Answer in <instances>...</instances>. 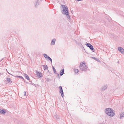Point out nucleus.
<instances>
[{
    "label": "nucleus",
    "mask_w": 124,
    "mask_h": 124,
    "mask_svg": "<svg viewBox=\"0 0 124 124\" xmlns=\"http://www.w3.org/2000/svg\"><path fill=\"white\" fill-rule=\"evenodd\" d=\"M40 1H41V0H40Z\"/></svg>",
    "instance_id": "obj_31"
},
{
    "label": "nucleus",
    "mask_w": 124,
    "mask_h": 124,
    "mask_svg": "<svg viewBox=\"0 0 124 124\" xmlns=\"http://www.w3.org/2000/svg\"><path fill=\"white\" fill-rule=\"evenodd\" d=\"M74 71L76 73H77L78 72V70L77 69H75Z\"/></svg>",
    "instance_id": "obj_20"
},
{
    "label": "nucleus",
    "mask_w": 124,
    "mask_h": 124,
    "mask_svg": "<svg viewBox=\"0 0 124 124\" xmlns=\"http://www.w3.org/2000/svg\"><path fill=\"white\" fill-rule=\"evenodd\" d=\"M48 59L51 61V63H52V59L49 57H48Z\"/></svg>",
    "instance_id": "obj_23"
},
{
    "label": "nucleus",
    "mask_w": 124,
    "mask_h": 124,
    "mask_svg": "<svg viewBox=\"0 0 124 124\" xmlns=\"http://www.w3.org/2000/svg\"><path fill=\"white\" fill-rule=\"evenodd\" d=\"M107 87L106 85H105L102 88V90H104L106 89L107 88Z\"/></svg>",
    "instance_id": "obj_15"
},
{
    "label": "nucleus",
    "mask_w": 124,
    "mask_h": 124,
    "mask_svg": "<svg viewBox=\"0 0 124 124\" xmlns=\"http://www.w3.org/2000/svg\"><path fill=\"white\" fill-rule=\"evenodd\" d=\"M36 73L37 76L38 77L40 78L43 77V75L41 72H39L37 70L36 71Z\"/></svg>",
    "instance_id": "obj_4"
},
{
    "label": "nucleus",
    "mask_w": 124,
    "mask_h": 124,
    "mask_svg": "<svg viewBox=\"0 0 124 124\" xmlns=\"http://www.w3.org/2000/svg\"><path fill=\"white\" fill-rule=\"evenodd\" d=\"M124 116V112H123L121 113L120 114V118L121 119V117H123Z\"/></svg>",
    "instance_id": "obj_13"
},
{
    "label": "nucleus",
    "mask_w": 124,
    "mask_h": 124,
    "mask_svg": "<svg viewBox=\"0 0 124 124\" xmlns=\"http://www.w3.org/2000/svg\"><path fill=\"white\" fill-rule=\"evenodd\" d=\"M118 63H119V61H118V62H117Z\"/></svg>",
    "instance_id": "obj_30"
},
{
    "label": "nucleus",
    "mask_w": 124,
    "mask_h": 124,
    "mask_svg": "<svg viewBox=\"0 0 124 124\" xmlns=\"http://www.w3.org/2000/svg\"><path fill=\"white\" fill-rule=\"evenodd\" d=\"M24 96H25L26 95V92H24Z\"/></svg>",
    "instance_id": "obj_25"
},
{
    "label": "nucleus",
    "mask_w": 124,
    "mask_h": 124,
    "mask_svg": "<svg viewBox=\"0 0 124 124\" xmlns=\"http://www.w3.org/2000/svg\"><path fill=\"white\" fill-rule=\"evenodd\" d=\"M1 109H0V113L2 114V112L1 111Z\"/></svg>",
    "instance_id": "obj_28"
},
{
    "label": "nucleus",
    "mask_w": 124,
    "mask_h": 124,
    "mask_svg": "<svg viewBox=\"0 0 124 124\" xmlns=\"http://www.w3.org/2000/svg\"><path fill=\"white\" fill-rule=\"evenodd\" d=\"M42 66L44 67V69L45 70L48 69V67L47 65H42Z\"/></svg>",
    "instance_id": "obj_10"
},
{
    "label": "nucleus",
    "mask_w": 124,
    "mask_h": 124,
    "mask_svg": "<svg viewBox=\"0 0 124 124\" xmlns=\"http://www.w3.org/2000/svg\"><path fill=\"white\" fill-rule=\"evenodd\" d=\"M7 81L9 82H10L11 80L9 78H7Z\"/></svg>",
    "instance_id": "obj_21"
},
{
    "label": "nucleus",
    "mask_w": 124,
    "mask_h": 124,
    "mask_svg": "<svg viewBox=\"0 0 124 124\" xmlns=\"http://www.w3.org/2000/svg\"><path fill=\"white\" fill-rule=\"evenodd\" d=\"M67 14H64V15H66L67 16V17L68 19H70V16L69 15V12L68 13V15Z\"/></svg>",
    "instance_id": "obj_17"
},
{
    "label": "nucleus",
    "mask_w": 124,
    "mask_h": 124,
    "mask_svg": "<svg viewBox=\"0 0 124 124\" xmlns=\"http://www.w3.org/2000/svg\"><path fill=\"white\" fill-rule=\"evenodd\" d=\"M14 76L15 77H19V78H22V79H23V78L22 76Z\"/></svg>",
    "instance_id": "obj_19"
},
{
    "label": "nucleus",
    "mask_w": 124,
    "mask_h": 124,
    "mask_svg": "<svg viewBox=\"0 0 124 124\" xmlns=\"http://www.w3.org/2000/svg\"><path fill=\"white\" fill-rule=\"evenodd\" d=\"M79 67L80 70L82 71H85L87 70V66H86L85 63H83V62L80 63V66H79Z\"/></svg>",
    "instance_id": "obj_3"
},
{
    "label": "nucleus",
    "mask_w": 124,
    "mask_h": 124,
    "mask_svg": "<svg viewBox=\"0 0 124 124\" xmlns=\"http://www.w3.org/2000/svg\"><path fill=\"white\" fill-rule=\"evenodd\" d=\"M56 41V39H53L51 41V45H54L55 44V43Z\"/></svg>",
    "instance_id": "obj_8"
},
{
    "label": "nucleus",
    "mask_w": 124,
    "mask_h": 124,
    "mask_svg": "<svg viewBox=\"0 0 124 124\" xmlns=\"http://www.w3.org/2000/svg\"><path fill=\"white\" fill-rule=\"evenodd\" d=\"M44 56L45 58H47V59L48 57H49V56H48L46 54H44Z\"/></svg>",
    "instance_id": "obj_18"
},
{
    "label": "nucleus",
    "mask_w": 124,
    "mask_h": 124,
    "mask_svg": "<svg viewBox=\"0 0 124 124\" xmlns=\"http://www.w3.org/2000/svg\"><path fill=\"white\" fill-rule=\"evenodd\" d=\"M55 117H56V118L57 119H58L59 118V116H57V115H55Z\"/></svg>",
    "instance_id": "obj_24"
},
{
    "label": "nucleus",
    "mask_w": 124,
    "mask_h": 124,
    "mask_svg": "<svg viewBox=\"0 0 124 124\" xmlns=\"http://www.w3.org/2000/svg\"><path fill=\"white\" fill-rule=\"evenodd\" d=\"M118 50L120 51L122 53H124V49L122 47H118Z\"/></svg>",
    "instance_id": "obj_7"
},
{
    "label": "nucleus",
    "mask_w": 124,
    "mask_h": 124,
    "mask_svg": "<svg viewBox=\"0 0 124 124\" xmlns=\"http://www.w3.org/2000/svg\"><path fill=\"white\" fill-rule=\"evenodd\" d=\"M92 58L94 59L96 61H98L99 59L97 58H96L94 57H92Z\"/></svg>",
    "instance_id": "obj_22"
},
{
    "label": "nucleus",
    "mask_w": 124,
    "mask_h": 124,
    "mask_svg": "<svg viewBox=\"0 0 124 124\" xmlns=\"http://www.w3.org/2000/svg\"><path fill=\"white\" fill-rule=\"evenodd\" d=\"M46 80L47 81H49V79L48 78H47L46 79Z\"/></svg>",
    "instance_id": "obj_26"
},
{
    "label": "nucleus",
    "mask_w": 124,
    "mask_h": 124,
    "mask_svg": "<svg viewBox=\"0 0 124 124\" xmlns=\"http://www.w3.org/2000/svg\"><path fill=\"white\" fill-rule=\"evenodd\" d=\"M59 89L60 90L59 92L61 93L62 96L63 97V92L62 86H59Z\"/></svg>",
    "instance_id": "obj_6"
},
{
    "label": "nucleus",
    "mask_w": 124,
    "mask_h": 124,
    "mask_svg": "<svg viewBox=\"0 0 124 124\" xmlns=\"http://www.w3.org/2000/svg\"><path fill=\"white\" fill-rule=\"evenodd\" d=\"M64 72V69H62V70H61L60 71V75L61 76H62L63 75V74Z\"/></svg>",
    "instance_id": "obj_9"
},
{
    "label": "nucleus",
    "mask_w": 124,
    "mask_h": 124,
    "mask_svg": "<svg viewBox=\"0 0 124 124\" xmlns=\"http://www.w3.org/2000/svg\"><path fill=\"white\" fill-rule=\"evenodd\" d=\"M52 68L53 69V70L54 71V73H55V74H57L58 75V76H59V74H57V73H56V70L55 69L54 67L53 66H52Z\"/></svg>",
    "instance_id": "obj_12"
},
{
    "label": "nucleus",
    "mask_w": 124,
    "mask_h": 124,
    "mask_svg": "<svg viewBox=\"0 0 124 124\" xmlns=\"http://www.w3.org/2000/svg\"><path fill=\"white\" fill-rule=\"evenodd\" d=\"M77 0L78 1H81V0Z\"/></svg>",
    "instance_id": "obj_29"
},
{
    "label": "nucleus",
    "mask_w": 124,
    "mask_h": 124,
    "mask_svg": "<svg viewBox=\"0 0 124 124\" xmlns=\"http://www.w3.org/2000/svg\"><path fill=\"white\" fill-rule=\"evenodd\" d=\"M114 111L113 110L110 108H107L105 110V112L107 115L111 116H114V114L115 113H114Z\"/></svg>",
    "instance_id": "obj_1"
},
{
    "label": "nucleus",
    "mask_w": 124,
    "mask_h": 124,
    "mask_svg": "<svg viewBox=\"0 0 124 124\" xmlns=\"http://www.w3.org/2000/svg\"><path fill=\"white\" fill-rule=\"evenodd\" d=\"M7 72H8V73L9 74H10V75H12V76H13V75H12V74H11L10 73H9V72H8V71H7Z\"/></svg>",
    "instance_id": "obj_27"
},
{
    "label": "nucleus",
    "mask_w": 124,
    "mask_h": 124,
    "mask_svg": "<svg viewBox=\"0 0 124 124\" xmlns=\"http://www.w3.org/2000/svg\"><path fill=\"white\" fill-rule=\"evenodd\" d=\"M1 112H2V114H5L6 113V111L4 109H2L1 110Z\"/></svg>",
    "instance_id": "obj_16"
},
{
    "label": "nucleus",
    "mask_w": 124,
    "mask_h": 124,
    "mask_svg": "<svg viewBox=\"0 0 124 124\" xmlns=\"http://www.w3.org/2000/svg\"><path fill=\"white\" fill-rule=\"evenodd\" d=\"M25 77V78L28 80H30V78L26 74H24Z\"/></svg>",
    "instance_id": "obj_14"
},
{
    "label": "nucleus",
    "mask_w": 124,
    "mask_h": 124,
    "mask_svg": "<svg viewBox=\"0 0 124 124\" xmlns=\"http://www.w3.org/2000/svg\"><path fill=\"white\" fill-rule=\"evenodd\" d=\"M39 0H37V2L36 3H35V7H37V6H38L39 5Z\"/></svg>",
    "instance_id": "obj_11"
},
{
    "label": "nucleus",
    "mask_w": 124,
    "mask_h": 124,
    "mask_svg": "<svg viewBox=\"0 0 124 124\" xmlns=\"http://www.w3.org/2000/svg\"><path fill=\"white\" fill-rule=\"evenodd\" d=\"M86 46L87 47H89L91 50L92 51H93L94 52V51L93 50L94 49V48L93 46L90 43H87L86 44Z\"/></svg>",
    "instance_id": "obj_5"
},
{
    "label": "nucleus",
    "mask_w": 124,
    "mask_h": 124,
    "mask_svg": "<svg viewBox=\"0 0 124 124\" xmlns=\"http://www.w3.org/2000/svg\"><path fill=\"white\" fill-rule=\"evenodd\" d=\"M61 8L62 9V14L64 15L66 14H67L68 15V9L67 6L62 5H61Z\"/></svg>",
    "instance_id": "obj_2"
}]
</instances>
